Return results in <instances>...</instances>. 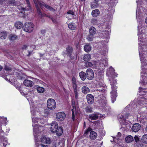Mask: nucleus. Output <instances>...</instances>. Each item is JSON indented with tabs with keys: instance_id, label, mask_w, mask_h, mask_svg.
Here are the masks:
<instances>
[{
	"instance_id": "ea45409f",
	"label": "nucleus",
	"mask_w": 147,
	"mask_h": 147,
	"mask_svg": "<svg viewBox=\"0 0 147 147\" xmlns=\"http://www.w3.org/2000/svg\"><path fill=\"white\" fill-rule=\"evenodd\" d=\"M72 105H73V109H71V111L72 112V119L73 120H74L75 119V115L74 113V107L75 108V103L74 102V103L73 102H72Z\"/></svg>"
},
{
	"instance_id": "c03bdc74",
	"label": "nucleus",
	"mask_w": 147,
	"mask_h": 147,
	"mask_svg": "<svg viewBox=\"0 0 147 147\" xmlns=\"http://www.w3.org/2000/svg\"><path fill=\"white\" fill-rule=\"evenodd\" d=\"M91 23L93 25L96 24L97 23V20L95 19H93L91 20Z\"/></svg>"
},
{
	"instance_id": "1a4fd4ad",
	"label": "nucleus",
	"mask_w": 147,
	"mask_h": 147,
	"mask_svg": "<svg viewBox=\"0 0 147 147\" xmlns=\"http://www.w3.org/2000/svg\"><path fill=\"white\" fill-rule=\"evenodd\" d=\"M140 125L138 123H136L133 125L131 129L133 131L135 132H138L140 128Z\"/></svg>"
},
{
	"instance_id": "a211bd4d",
	"label": "nucleus",
	"mask_w": 147,
	"mask_h": 147,
	"mask_svg": "<svg viewBox=\"0 0 147 147\" xmlns=\"http://www.w3.org/2000/svg\"><path fill=\"white\" fill-rule=\"evenodd\" d=\"M79 75L81 79L83 81L85 80L86 78V72L85 73L83 71H81L79 73Z\"/></svg>"
},
{
	"instance_id": "dca6fc26",
	"label": "nucleus",
	"mask_w": 147,
	"mask_h": 147,
	"mask_svg": "<svg viewBox=\"0 0 147 147\" xmlns=\"http://www.w3.org/2000/svg\"><path fill=\"white\" fill-rule=\"evenodd\" d=\"M14 25L17 29H20L22 27L23 24L20 22L17 21L15 23Z\"/></svg>"
},
{
	"instance_id": "f257e3e1",
	"label": "nucleus",
	"mask_w": 147,
	"mask_h": 147,
	"mask_svg": "<svg viewBox=\"0 0 147 147\" xmlns=\"http://www.w3.org/2000/svg\"><path fill=\"white\" fill-rule=\"evenodd\" d=\"M116 82L115 80H113L111 82V88L112 89V91L111 92V94L112 96V101L113 103L114 102V100H113V99H115V98L117 96H116V89L117 87L116 86Z\"/></svg>"
},
{
	"instance_id": "2eb2a0df",
	"label": "nucleus",
	"mask_w": 147,
	"mask_h": 147,
	"mask_svg": "<svg viewBox=\"0 0 147 147\" xmlns=\"http://www.w3.org/2000/svg\"><path fill=\"white\" fill-rule=\"evenodd\" d=\"M97 136V133L95 131H91L90 132V138L92 140H95Z\"/></svg>"
},
{
	"instance_id": "ddd939ff",
	"label": "nucleus",
	"mask_w": 147,
	"mask_h": 147,
	"mask_svg": "<svg viewBox=\"0 0 147 147\" xmlns=\"http://www.w3.org/2000/svg\"><path fill=\"white\" fill-rule=\"evenodd\" d=\"M73 51V49L71 46L68 45L66 49V52L68 55L70 56L71 55Z\"/></svg>"
},
{
	"instance_id": "20e7f679",
	"label": "nucleus",
	"mask_w": 147,
	"mask_h": 147,
	"mask_svg": "<svg viewBox=\"0 0 147 147\" xmlns=\"http://www.w3.org/2000/svg\"><path fill=\"white\" fill-rule=\"evenodd\" d=\"M86 78L89 80H92L94 78V72L91 69H88L86 71Z\"/></svg>"
},
{
	"instance_id": "c756f323",
	"label": "nucleus",
	"mask_w": 147,
	"mask_h": 147,
	"mask_svg": "<svg viewBox=\"0 0 147 147\" xmlns=\"http://www.w3.org/2000/svg\"><path fill=\"white\" fill-rule=\"evenodd\" d=\"M36 7L39 15L41 17L43 16H44V15L42 13L40 9L39 8L37 4L36 5Z\"/></svg>"
},
{
	"instance_id": "603ef678",
	"label": "nucleus",
	"mask_w": 147,
	"mask_h": 147,
	"mask_svg": "<svg viewBox=\"0 0 147 147\" xmlns=\"http://www.w3.org/2000/svg\"><path fill=\"white\" fill-rule=\"evenodd\" d=\"M137 147H144V145L142 144H138L137 145Z\"/></svg>"
},
{
	"instance_id": "f03ea898",
	"label": "nucleus",
	"mask_w": 147,
	"mask_h": 147,
	"mask_svg": "<svg viewBox=\"0 0 147 147\" xmlns=\"http://www.w3.org/2000/svg\"><path fill=\"white\" fill-rule=\"evenodd\" d=\"M34 26L33 23L30 22L26 23L23 27L24 30L25 31L30 32L33 31Z\"/></svg>"
},
{
	"instance_id": "e2e57ef3",
	"label": "nucleus",
	"mask_w": 147,
	"mask_h": 147,
	"mask_svg": "<svg viewBox=\"0 0 147 147\" xmlns=\"http://www.w3.org/2000/svg\"><path fill=\"white\" fill-rule=\"evenodd\" d=\"M45 16L48 17L49 18H51V16L50 15H47L46 14H45Z\"/></svg>"
},
{
	"instance_id": "3c124183",
	"label": "nucleus",
	"mask_w": 147,
	"mask_h": 147,
	"mask_svg": "<svg viewBox=\"0 0 147 147\" xmlns=\"http://www.w3.org/2000/svg\"><path fill=\"white\" fill-rule=\"evenodd\" d=\"M38 4L41 7L42 6H44L45 3L43 2L39 1L38 2Z\"/></svg>"
},
{
	"instance_id": "b1692460",
	"label": "nucleus",
	"mask_w": 147,
	"mask_h": 147,
	"mask_svg": "<svg viewBox=\"0 0 147 147\" xmlns=\"http://www.w3.org/2000/svg\"><path fill=\"white\" fill-rule=\"evenodd\" d=\"M84 51L87 52H90L91 50V47L90 45L89 44L86 45L84 46Z\"/></svg>"
},
{
	"instance_id": "bb28decb",
	"label": "nucleus",
	"mask_w": 147,
	"mask_h": 147,
	"mask_svg": "<svg viewBox=\"0 0 147 147\" xmlns=\"http://www.w3.org/2000/svg\"><path fill=\"white\" fill-rule=\"evenodd\" d=\"M89 31L90 34L94 35L95 34L96 32V30L94 27H91L89 30Z\"/></svg>"
},
{
	"instance_id": "338daca9",
	"label": "nucleus",
	"mask_w": 147,
	"mask_h": 147,
	"mask_svg": "<svg viewBox=\"0 0 147 147\" xmlns=\"http://www.w3.org/2000/svg\"><path fill=\"white\" fill-rule=\"evenodd\" d=\"M3 120H4V121H6L7 120V118L6 117H5V118H3Z\"/></svg>"
},
{
	"instance_id": "5701e85b",
	"label": "nucleus",
	"mask_w": 147,
	"mask_h": 147,
	"mask_svg": "<svg viewBox=\"0 0 147 147\" xmlns=\"http://www.w3.org/2000/svg\"><path fill=\"white\" fill-rule=\"evenodd\" d=\"M56 133L57 135L59 136H61L63 133V129L62 127H58L57 129V131L55 132Z\"/></svg>"
},
{
	"instance_id": "f704fd0d",
	"label": "nucleus",
	"mask_w": 147,
	"mask_h": 147,
	"mask_svg": "<svg viewBox=\"0 0 147 147\" xmlns=\"http://www.w3.org/2000/svg\"><path fill=\"white\" fill-rule=\"evenodd\" d=\"M68 27L71 30H74L76 28L74 23H70L68 24Z\"/></svg>"
},
{
	"instance_id": "a18cd8bd",
	"label": "nucleus",
	"mask_w": 147,
	"mask_h": 147,
	"mask_svg": "<svg viewBox=\"0 0 147 147\" xmlns=\"http://www.w3.org/2000/svg\"><path fill=\"white\" fill-rule=\"evenodd\" d=\"M93 35L90 34L88 37L87 39L89 41L92 40L93 38Z\"/></svg>"
},
{
	"instance_id": "f8f14e48",
	"label": "nucleus",
	"mask_w": 147,
	"mask_h": 147,
	"mask_svg": "<svg viewBox=\"0 0 147 147\" xmlns=\"http://www.w3.org/2000/svg\"><path fill=\"white\" fill-rule=\"evenodd\" d=\"M99 115H100L99 113H95L91 114L89 115V118L92 120H95L97 119L99 116Z\"/></svg>"
},
{
	"instance_id": "e433bc0d",
	"label": "nucleus",
	"mask_w": 147,
	"mask_h": 147,
	"mask_svg": "<svg viewBox=\"0 0 147 147\" xmlns=\"http://www.w3.org/2000/svg\"><path fill=\"white\" fill-rule=\"evenodd\" d=\"M44 7L49 10L53 11H55V9H54L52 7L46 4H45Z\"/></svg>"
},
{
	"instance_id": "bf43d9fd",
	"label": "nucleus",
	"mask_w": 147,
	"mask_h": 147,
	"mask_svg": "<svg viewBox=\"0 0 147 147\" xmlns=\"http://www.w3.org/2000/svg\"><path fill=\"white\" fill-rule=\"evenodd\" d=\"M121 136V134L120 132H118V134L117 136V137H119Z\"/></svg>"
},
{
	"instance_id": "72a5a7b5",
	"label": "nucleus",
	"mask_w": 147,
	"mask_h": 147,
	"mask_svg": "<svg viewBox=\"0 0 147 147\" xmlns=\"http://www.w3.org/2000/svg\"><path fill=\"white\" fill-rule=\"evenodd\" d=\"M142 142L147 144V134H145L143 136L142 138Z\"/></svg>"
},
{
	"instance_id": "58836bf2",
	"label": "nucleus",
	"mask_w": 147,
	"mask_h": 147,
	"mask_svg": "<svg viewBox=\"0 0 147 147\" xmlns=\"http://www.w3.org/2000/svg\"><path fill=\"white\" fill-rule=\"evenodd\" d=\"M74 12L72 10H69L68 11L67 13V15H70L71 18H73L74 17Z\"/></svg>"
},
{
	"instance_id": "4c0bfd02",
	"label": "nucleus",
	"mask_w": 147,
	"mask_h": 147,
	"mask_svg": "<svg viewBox=\"0 0 147 147\" xmlns=\"http://www.w3.org/2000/svg\"><path fill=\"white\" fill-rule=\"evenodd\" d=\"M37 90L38 92L40 93H42L45 91V89L43 88L40 86L38 87Z\"/></svg>"
},
{
	"instance_id": "052dcab7",
	"label": "nucleus",
	"mask_w": 147,
	"mask_h": 147,
	"mask_svg": "<svg viewBox=\"0 0 147 147\" xmlns=\"http://www.w3.org/2000/svg\"><path fill=\"white\" fill-rule=\"evenodd\" d=\"M69 56V57L71 58V59H73L74 58V57L73 56H71V55L70 56Z\"/></svg>"
},
{
	"instance_id": "a19ab883",
	"label": "nucleus",
	"mask_w": 147,
	"mask_h": 147,
	"mask_svg": "<svg viewBox=\"0 0 147 147\" xmlns=\"http://www.w3.org/2000/svg\"><path fill=\"white\" fill-rule=\"evenodd\" d=\"M140 102L143 105L147 103V99L144 98H142L140 100Z\"/></svg>"
},
{
	"instance_id": "2f4dec72",
	"label": "nucleus",
	"mask_w": 147,
	"mask_h": 147,
	"mask_svg": "<svg viewBox=\"0 0 147 147\" xmlns=\"http://www.w3.org/2000/svg\"><path fill=\"white\" fill-rule=\"evenodd\" d=\"M139 89V92L142 94H144V93H147V88H144L140 87Z\"/></svg>"
},
{
	"instance_id": "473e14b6",
	"label": "nucleus",
	"mask_w": 147,
	"mask_h": 147,
	"mask_svg": "<svg viewBox=\"0 0 147 147\" xmlns=\"http://www.w3.org/2000/svg\"><path fill=\"white\" fill-rule=\"evenodd\" d=\"M99 5V4L97 2L94 1L91 4V7L92 9H94L97 7Z\"/></svg>"
},
{
	"instance_id": "69168bd1",
	"label": "nucleus",
	"mask_w": 147,
	"mask_h": 147,
	"mask_svg": "<svg viewBox=\"0 0 147 147\" xmlns=\"http://www.w3.org/2000/svg\"><path fill=\"white\" fill-rule=\"evenodd\" d=\"M32 121L33 122H34V123H35L36 122V121H35V120H34V119L33 118H32Z\"/></svg>"
},
{
	"instance_id": "aec40b11",
	"label": "nucleus",
	"mask_w": 147,
	"mask_h": 147,
	"mask_svg": "<svg viewBox=\"0 0 147 147\" xmlns=\"http://www.w3.org/2000/svg\"><path fill=\"white\" fill-rule=\"evenodd\" d=\"M27 6H26L25 7H24V10H22V13H24L25 11H28L31 9V7L30 6V3H26Z\"/></svg>"
},
{
	"instance_id": "393cba45",
	"label": "nucleus",
	"mask_w": 147,
	"mask_h": 147,
	"mask_svg": "<svg viewBox=\"0 0 147 147\" xmlns=\"http://www.w3.org/2000/svg\"><path fill=\"white\" fill-rule=\"evenodd\" d=\"M115 70L111 67L109 69V70L107 71V73L108 74H110L111 75H114V74H115V75L116 76H117V74H115L114 72Z\"/></svg>"
},
{
	"instance_id": "9b49d317",
	"label": "nucleus",
	"mask_w": 147,
	"mask_h": 147,
	"mask_svg": "<svg viewBox=\"0 0 147 147\" xmlns=\"http://www.w3.org/2000/svg\"><path fill=\"white\" fill-rule=\"evenodd\" d=\"M41 142L45 144H49L51 143V140L49 138H47L45 136L43 137L40 139Z\"/></svg>"
},
{
	"instance_id": "9d476101",
	"label": "nucleus",
	"mask_w": 147,
	"mask_h": 147,
	"mask_svg": "<svg viewBox=\"0 0 147 147\" xmlns=\"http://www.w3.org/2000/svg\"><path fill=\"white\" fill-rule=\"evenodd\" d=\"M23 83L25 86L29 87H32L34 84V83L32 81L27 79H26L24 81Z\"/></svg>"
},
{
	"instance_id": "4d7b16f0",
	"label": "nucleus",
	"mask_w": 147,
	"mask_h": 147,
	"mask_svg": "<svg viewBox=\"0 0 147 147\" xmlns=\"http://www.w3.org/2000/svg\"><path fill=\"white\" fill-rule=\"evenodd\" d=\"M27 47L26 45H24L22 47V49H25L27 48Z\"/></svg>"
},
{
	"instance_id": "0eeeda50",
	"label": "nucleus",
	"mask_w": 147,
	"mask_h": 147,
	"mask_svg": "<svg viewBox=\"0 0 147 147\" xmlns=\"http://www.w3.org/2000/svg\"><path fill=\"white\" fill-rule=\"evenodd\" d=\"M58 128V124L56 121H54L51 123L50 128L52 132L55 133Z\"/></svg>"
},
{
	"instance_id": "8fccbe9b",
	"label": "nucleus",
	"mask_w": 147,
	"mask_h": 147,
	"mask_svg": "<svg viewBox=\"0 0 147 147\" xmlns=\"http://www.w3.org/2000/svg\"><path fill=\"white\" fill-rule=\"evenodd\" d=\"M134 139L135 141L136 142H138L139 141V139L137 136L136 135L134 137Z\"/></svg>"
},
{
	"instance_id": "0e129e2a",
	"label": "nucleus",
	"mask_w": 147,
	"mask_h": 147,
	"mask_svg": "<svg viewBox=\"0 0 147 147\" xmlns=\"http://www.w3.org/2000/svg\"><path fill=\"white\" fill-rule=\"evenodd\" d=\"M26 1L27 2L26 3H30L29 0H26Z\"/></svg>"
},
{
	"instance_id": "864d4df0",
	"label": "nucleus",
	"mask_w": 147,
	"mask_h": 147,
	"mask_svg": "<svg viewBox=\"0 0 147 147\" xmlns=\"http://www.w3.org/2000/svg\"><path fill=\"white\" fill-rule=\"evenodd\" d=\"M17 78L18 79L22 80V77L20 76V74H17Z\"/></svg>"
},
{
	"instance_id": "de8ad7c7",
	"label": "nucleus",
	"mask_w": 147,
	"mask_h": 147,
	"mask_svg": "<svg viewBox=\"0 0 147 147\" xmlns=\"http://www.w3.org/2000/svg\"><path fill=\"white\" fill-rule=\"evenodd\" d=\"M74 92L75 94V97L76 98H78V93L77 89L74 90Z\"/></svg>"
},
{
	"instance_id": "a878e982",
	"label": "nucleus",
	"mask_w": 147,
	"mask_h": 147,
	"mask_svg": "<svg viewBox=\"0 0 147 147\" xmlns=\"http://www.w3.org/2000/svg\"><path fill=\"white\" fill-rule=\"evenodd\" d=\"M7 33L6 32L2 31L0 32V38L2 39H5L6 37Z\"/></svg>"
},
{
	"instance_id": "37998d69",
	"label": "nucleus",
	"mask_w": 147,
	"mask_h": 147,
	"mask_svg": "<svg viewBox=\"0 0 147 147\" xmlns=\"http://www.w3.org/2000/svg\"><path fill=\"white\" fill-rule=\"evenodd\" d=\"M105 91V90L103 88H100L98 89H97V90H96V92H95V94H99V93L98 92H104Z\"/></svg>"
},
{
	"instance_id": "79ce46f5",
	"label": "nucleus",
	"mask_w": 147,
	"mask_h": 147,
	"mask_svg": "<svg viewBox=\"0 0 147 147\" xmlns=\"http://www.w3.org/2000/svg\"><path fill=\"white\" fill-rule=\"evenodd\" d=\"M85 65L87 67H90L92 66L93 64L91 62L87 61L85 63Z\"/></svg>"
},
{
	"instance_id": "6e6d98bb",
	"label": "nucleus",
	"mask_w": 147,
	"mask_h": 147,
	"mask_svg": "<svg viewBox=\"0 0 147 147\" xmlns=\"http://www.w3.org/2000/svg\"><path fill=\"white\" fill-rule=\"evenodd\" d=\"M10 4L11 5H13V6H15L16 5V2H11L10 3Z\"/></svg>"
},
{
	"instance_id": "423d86ee",
	"label": "nucleus",
	"mask_w": 147,
	"mask_h": 147,
	"mask_svg": "<svg viewBox=\"0 0 147 147\" xmlns=\"http://www.w3.org/2000/svg\"><path fill=\"white\" fill-rule=\"evenodd\" d=\"M1 123H0V137L1 138V141H2V140H3V144L4 147H6V146L7 145V140H5V139L3 138V136L4 134L3 131L1 129Z\"/></svg>"
},
{
	"instance_id": "412c9836",
	"label": "nucleus",
	"mask_w": 147,
	"mask_h": 147,
	"mask_svg": "<svg viewBox=\"0 0 147 147\" xmlns=\"http://www.w3.org/2000/svg\"><path fill=\"white\" fill-rule=\"evenodd\" d=\"M72 82L73 87L74 90L77 89V86L76 79L74 77H73L72 79Z\"/></svg>"
},
{
	"instance_id": "13d9d810",
	"label": "nucleus",
	"mask_w": 147,
	"mask_h": 147,
	"mask_svg": "<svg viewBox=\"0 0 147 147\" xmlns=\"http://www.w3.org/2000/svg\"><path fill=\"white\" fill-rule=\"evenodd\" d=\"M128 116V114H127L125 115L124 116V118L125 119H126V118H127Z\"/></svg>"
},
{
	"instance_id": "c85d7f7f",
	"label": "nucleus",
	"mask_w": 147,
	"mask_h": 147,
	"mask_svg": "<svg viewBox=\"0 0 147 147\" xmlns=\"http://www.w3.org/2000/svg\"><path fill=\"white\" fill-rule=\"evenodd\" d=\"M90 55L89 54L84 55L83 59L85 61H88L90 59Z\"/></svg>"
},
{
	"instance_id": "4468645a",
	"label": "nucleus",
	"mask_w": 147,
	"mask_h": 147,
	"mask_svg": "<svg viewBox=\"0 0 147 147\" xmlns=\"http://www.w3.org/2000/svg\"><path fill=\"white\" fill-rule=\"evenodd\" d=\"M118 119L120 120L121 122L124 125H126V120L124 118V116L122 114H119L118 116Z\"/></svg>"
},
{
	"instance_id": "39448f33",
	"label": "nucleus",
	"mask_w": 147,
	"mask_h": 147,
	"mask_svg": "<svg viewBox=\"0 0 147 147\" xmlns=\"http://www.w3.org/2000/svg\"><path fill=\"white\" fill-rule=\"evenodd\" d=\"M66 115L63 112H61L57 113L56 118L58 121H63L65 118Z\"/></svg>"
},
{
	"instance_id": "49530a36",
	"label": "nucleus",
	"mask_w": 147,
	"mask_h": 147,
	"mask_svg": "<svg viewBox=\"0 0 147 147\" xmlns=\"http://www.w3.org/2000/svg\"><path fill=\"white\" fill-rule=\"evenodd\" d=\"M92 130V129L89 127H88V129H87V130H86L84 132V134H86V135H87V134H88V133L90 132V131H91Z\"/></svg>"
},
{
	"instance_id": "09e8293b",
	"label": "nucleus",
	"mask_w": 147,
	"mask_h": 147,
	"mask_svg": "<svg viewBox=\"0 0 147 147\" xmlns=\"http://www.w3.org/2000/svg\"><path fill=\"white\" fill-rule=\"evenodd\" d=\"M22 5H19L18 6V9L20 10H21L22 11V10H24V7L22 6Z\"/></svg>"
},
{
	"instance_id": "5fc2aeb1",
	"label": "nucleus",
	"mask_w": 147,
	"mask_h": 147,
	"mask_svg": "<svg viewBox=\"0 0 147 147\" xmlns=\"http://www.w3.org/2000/svg\"><path fill=\"white\" fill-rule=\"evenodd\" d=\"M142 73V74H144V75H142V77L143 78L144 77H145V78L146 77V78H147V76L146 75V76H145V75L146 74H147V73H144V72H141Z\"/></svg>"
},
{
	"instance_id": "c9c22d12",
	"label": "nucleus",
	"mask_w": 147,
	"mask_h": 147,
	"mask_svg": "<svg viewBox=\"0 0 147 147\" xmlns=\"http://www.w3.org/2000/svg\"><path fill=\"white\" fill-rule=\"evenodd\" d=\"M99 103L101 105L104 106L107 103V101L105 100V98H102L99 102Z\"/></svg>"
},
{
	"instance_id": "6e6552de",
	"label": "nucleus",
	"mask_w": 147,
	"mask_h": 147,
	"mask_svg": "<svg viewBox=\"0 0 147 147\" xmlns=\"http://www.w3.org/2000/svg\"><path fill=\"white\" fill-rule=\"evenodd\" d=\"M86 99L88 104H92L94 102V96L90 94H88L86 96Z\"/></svg>"
},
{
	"instance_id": "774afa93",
	"label": "nucleus",
	"mask_w": 147,
	"mask_h": 147,
	"mask_svg": "<svg viewBox=\"0 0 147 147\" xmlns=\"http://www.w3.org/2000/svg\"><path fill=\"white\" fill-rule=\"evenodd\" d=\"M145 22L146 24H147V17L146 18L145 20Z\"/></svg>"
},
{
	"instance_id": "6ab92c4d",
	"label": "nucleus",
	"mask_w": 147,
	"mask_h": 147,
	"mask_svg": "<svg viewBox=\"0 0 147 147\" xmlns=\"http://www.w3.org/2000/svg\"><path fill=\"white\" fill-rule=\"evenodd\" d=\"M92 15L93 17H96L100 14V11L98 9H96L92 12Z\"/></svg>"
},
{
	"instance_id": "7c9ffc66",
	"label": "nucleus",
	"mask_w": 147,
	"mask_h": 147,
	"mask_svg": "<svg viewBox=\"0 0 147 147\" xmlns=\"http://www.w3.org/2000/svg\"><path fill=\"white\" fill-rule=\"evenodd\" d=\"M17 38V36L14 34H11L9 36V38L10 40H13L16 39Z\"/></svg>"
},
{
	"instance_id": "f3484780",
	"label": "nucleus",
	"mask_w": 147,
	"mask_h": 147,
	"mask_svg": "<svg viewBox=\"0 0 147 147\" xmlns=\"http://www.w3.org/2000/svg\"><path fill=\"white\" fill-rule=\"evenodd\" d=\"M134 140L133 137L131 135L127 136L125 138V142L127 143H130L133 141Z\"/></svg>"
},
{
	"instance_id": "4be33fe9",
	"label": "nucleus",
	"mask_w": 147,
	"mask_h": 147,
	"mask_svg": "<svg viewBox=\"0 0 147 147\" xmlns=\"http://www.w3.org/2000/svg\"><path fill=\"white\" fill-rule=\"evenodd\" d=\"M82 90L83 93L86 94L90 92V89L87 86H84L82 88Z\"/></svg>"
},
{
	"instance_id": "cd10ccee",
	"label": "nucleus",
	"mask_w": 147,
	"mask_h": 147,
	"mask_svg": "<svg viewBox=\"0 0 147 147\" xmlns=\"http://www.w3.org/2000/svg\"><path fill=\"white\" fill-rule=\"evenodd\" d=\"M92 109L90 106H88L86 107L85 109L87 113H91L93 112Z\"/></svg>"
},
{
	"instance_id": "680f3d73",
	"label": "nucleus",
	"mask_w": 147,
	"mask_h": 147,
	"mask_svg": "<svg viewBox=\"0 0 147 147\" xmlns=\"http://www.w3.org/2000/svg\"><path fill=\"white\" fill-rule=\"evenodd\" d=\"M20 92L21 93L22 95H25V93H24L22 91L20 90Z\"/></svg>"
},
{
	"instance_id": "7ed1b4c3",
	"label": "nucleus",
	"mask_w": 147,
	"mask_h": 147,
	"mask_svg": "<svg viewBox=\"0 0 147 147\" xmlns=\"http://www.w3.org/2000/svg\"><path fill=\"white\" fill-rule=\"evenodd\" d=\"M47 107L51 110L54 109L56 107V103L55 100L53 99H48L47 101Z\"/></svg>"
}]
</instances>
